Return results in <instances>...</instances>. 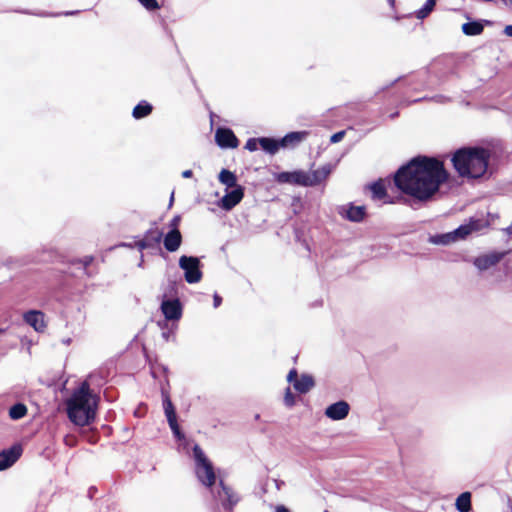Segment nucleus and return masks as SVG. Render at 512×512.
<instances>
[{
	"label": "nucleus",
	"mask_w": 512,
	"mask_h": 512,
	"mask_svg": "<svg viewBox=\"0 0 512 512\" xmlns=\"http://www.w3.org/2000/svg\"><path fill=\"white\" fill-rule=\"evenodd\" d=\"M449 179L444 162L428 156H417L400 167L394 175L395 186L420 202L430 201Z\"/></svg>",
	"instance_id": "obj_1"
},
{
	"label": "nucleus",
	"mask_w": 512,
	"mask_h": 512,
	"mask_svg": "<svg viewBox=\"0 0 512 512\" xmlns=\"http://www.w3.org/2000/svg\"><path fill=\"white\" fill-rule=\"evenodd\" d=\"M490 158V150L484 147H462L453 153L451 162L459 177L480 179L487 173Z\"/></svg>",
	"instance_id": "obj_2"
},
{
	"label": "nucleus",
	"mask_w": 512,
	"mask_h": 512,
	"mask_svg": "<svg viewBox=\"0 0 512 512\" xmlns=\"http://www.w3.org/2000/svg\"><path fill=\"white\" fill-rule=\"evenodd\" d=\"M67 415L78 426L90 425L96 417V403H91L88 382L84 381L67 400Z\"/></svg>",
	"instance_id": "obj_3"
},
{
	"label": "nucleus",
	"mask_w": 512,
	"mask_h": 512,
	"mask_svg": "<svg viewBox=\"0 0 512 512\" xmlns=\"http://www.w3.org/2000/svg\"><path fill=\"white\" fill-rule=\"evenodd\" d=\"M192 450L195 459V473L197 479L204 486L211 488L216 482L213 464L198 444L194 445Z\"/></svg>",
	"instance_id": "obj_4"
},
{
	"label": "nucleus",
	"mask_w": 512,
	"mask_h": 512,
	"mask_svg": "<svg viewBox=\"0 0 512 512\" xmlns=\"http://www.w3.org/2000/svg\"><path fill=\"white\" fill-rule=\"evenodd\" d=\"M179 266L184 270L186 282L194 284L201 281L203 274L200 270V261L198 258L183 255L179 259Z\"/></svg>",
	"instance_id": "obj_5"
},
{
	"label": "nucleus",
	"mask_w": 512,
	"mask_h": 512,
	"mask_svg": "<svg viewBox=\"0 0 512 512\" xmlns=\"http://www.w3.org/2000/svg\"><path fill=\"white\" fill-rule=\"evenodd\" d=\"M163 397V408L168 421V424L173 432V435L178 440L185 439L184 433L181 431L178 421L175 407L170 399L169 393L166 391H162Z\"/></svg>",
	"instance_id": "obj_6"
},
{
	"label": "nucleus",
	"mask_w": 512,
	"mask_h": 512,
	"mask_svg": "<svg viewBox=\"0 0 512 512\" xmlns=\"http://www.w3.org/2000/svg\"><path fill=\"white\" fill-rule=\"evenodd\" d=\"M509 250L507 251H490L485 254H481L477 256L473 264L481 271L488 270L491 267L496 266L500 261L504 259L506 255L509 254Z\"/></svg>",
	"instance_id": "obj_7"
},
{
	"label": "nucleus",
	"mask_w": 512,
	"mask_h": 512,
	"mask_svg": "<svg viewBox=\"0 0 512 512\" xmlns=\"http://www.w3.org/2000/svg\"><path fill=\"white\" fill-rule=\"evenodd\" d=\"M163 238V232L158 227L148 229L141 240L135 242L139 251L158 248Z\"/></svg>",
	"instance_id": "obj_8"
},
{
	"label": "nucleus",
	"mask_w": 512,
	"mask_h": 512,
	"mask_svg": "<svg viewBox=\"0 0 512 512\" xmlns=\"http://www.w3.org/2000/svg\"><path fill=\"white\" fill-rule=\"evenodd\" d=\"M161 311L167 320L176 321L182 317V304L177 298L163 300L161 303Z\"/></svg>",
	"instance_id": "obj_9"
},
{
	"label": "nucleus",
	"mask_w": 512,
	"mask_h": 512,
	"mask_svg": "<svg viewBox=\"0 0 512 512\" xmlns=\"http://www.w3.org/2000/svg\"><path fill=\"white\" fill-rule=\"evenodd\" d=\"M215 141L221 148H237L239 140L229 128H218L215 133Z\"/></svg>",
	"instance_id": "obj_10"
},
{
	"label": "nucleus",
	"mask_w": 512,
	"mask_h": 512,
	"mask_svg": "<svg viewBox=\"0 0 512 512\" xmlns=\"http://www.w3.org/2000/svg\"><path fill=\"white\" fill-rule=\"evenodd\" d=\"M276 180L279 183H289L293 185L307 187V172L296 170L293 172H281L277 174Z\"/></svg>",
	"instance_id": "obj_11"
},
{
	"label": "nucleus",
	"mask_w": 512,
	"mask_h": 512,
	"mask_svg": "<svg viewBox=\"0 0 512 512\" xmlns=\"http://www.w3.org/2000/svg\"><path fill=\"white\" fill-rule=\"evenodd\" d=\"M22 451L21 445L16 444L0 452V471L11 467L21 457Z\"/></svg>",
	"instance_id": "obj_12"
},
{
	"label": "nucleus",
	"mask_w": 512,
	"mask_h": 512,
	"mask_svg": "<svg viewBox=\"0 0 512 512\" xmlns=\"http://www.w3.org/2000/svg\"><path fill=\"white\" fill-rule=\"evenodd\" d=\"M221 491L219 497L225 510L231 512L238 503L239 498L232 488L228 487L223 481H220Z\"/></svg>",
	"instance_id": "obj_13"
},
{
	"label": "nucleus",
	"mask_w": 512,
	"mask_h": 512,
	"mask_svg": "<svg viewBox=\"0 0 512 512\" xmlns=\"http://www.w3.org/2000/svg\"><path fill=\"white\" fill-rule=\"evenodd\" d=\"M244 197V188L236 186L233 190L226 193L221 199V207L224 210H231L241 202Z\"/></svg>",
	"instance_id": "obj_14"
},
{
	"label": "nucleus",
	"mask_w": 512,
	"mask_h": 512,
	"mask_svg": "<svg viewBox=\"0 0 512 512\" xmlns=\"http://www.w3.org/2000/svg\"><path fill=\"white\" fill-rule=\"evenodd\" d=\"M350 406L346 401H338L329 405L325 410V415L332 420H342L347 417Z\"/></svg>",
	"instance_id": "obj_15"
},
{
	"label": "nucleus",
	"mask_w": 512,
	"mask_h": 512,
	"mask_svg": "<svg viewBox=\"0 0 512 512\" xmlns=\"http://www.w3.org/2000/svg\"><path fill=\"white\" fill-rule=\"evenodd\" d=\"M162 239L164 248L168 252H175L180 248L183 238L179 229H170Z\"/></svg>",
	"instance_id": "obj_16"
},
{
	"label": "nucleus",
	"mask_w": 512,
	"mask_h": 512,
	"mask_svg": "<svg viewBox=\"0 0 512 512\" xmlns=\"http://www.w3.org/2000/svg\"><path fill=\"white\" fill-rule=\"evenodd\" d=\"M331 168L330 165L322 166L311 173L307 172V187H313L324 182L330 175Z\"/></svg>",
	"instance_id": "obj_17"
},
{
	"label": "nucleus",
	"mask_w": 512,
	"mask_h": 512,
	"mask_svg": "<svg viewBox=\"0 0 512 512\" xmlns=\"http://www.w3.org/2000/svg\"><path fill=\"white\" fill-rule=\"evenodd\" d=\"M24 321L38 332H43L46 328L44 313L37 310H30L24 314Z\"/></svg>",
	"instance_id": "obj_18"
},
{
	"label": "nucleus",
	"mask_w": 512,
	"mask_h": 512,
	"mask_svg": "<svg viewBox=\"0 0 512 512\" xmlns=\"http://www.w3.org/2000/svg\"><path fill=\"white\" fill-rule=\"evenodd\" d=\"M371 191V197L373 200L384 201L388 203H392V201L386 200L388 198L385 181L383 179H378L368 186Z\"/></svg>",
	"instance_id": "obj_19"
},
{
	"label": "nucleus",
	"mask_w": 512,
	"mask_h": 512,
	"mask_svg": "<svg viewBox=\"0 0 512 512\" xmlns=\"http://www.w3.org/2000/svg\"><path fill=\"white\" fill-rule=\"evenodd\" d=\"M308 134L307 131L290 132L280 140L281 147H294L302 142Z\"/></svg>",
	"instance_id": "obj_20"
},
{
	"label": "nucleus",
	"mask_w": 512,
	"mask_h": 512,
	"mask_svg": "<svg viewBox=\"0 0 512 512\" xmlns=\"http://www.w3.org/2000/svg\"><path fill=\"white\" fill-rule=\"evenodd\" d=\"M349 221L352 222H361L364 220L366 216V207L365 206H355L350 204L348 208L345 210L344 215Z\"/></svg>",
	"instance_id": "obj_21"
},
{
	"label": "nucleus",
	"mask_w": 512,
	"mask_h": 512,
	"mask_svg": "<svg viewBox=\"0 0 512 512\" xmlns=\"http://www.w3.org/2000/svg\"><path fill=\"white\" fill-rule=\"evenodd\" d=\"M315 386V381L311 375L302 374L298 381H295L294 388L301 394L309 392Z\"/></svg>",
	"instance_id": "obj_22"
},
{
	"label": "nucleus",
	"mask_w": 512,
	"mask_h": 512,
	"mask_svg": "<svg viewBox=\"0 0 512 512\" xmlns=\"http://www.w3.org/2000/svg\"><path fill=\"white\" fill-rule=\"evenodd\" d=\"M152 111L153 106L149 102L142 100L133 108L132 116L135 119H142L149 116Z\"/></svg>",
	"instance_id": "obj_23"
},
{
	"label": "nucleus",
	"mask_w": 512,
	"mask_h": 512,
	"mask_svg": "<svg viewBox=\"0 0 512 512\" xmlns=\"http://www.w3.org/2000/svg\"><path fill=\"white\" fill-rule=\"evenodd\" d=\"M259 145L264 151L268 152L271 155L277 153L279 148L281 147L280 140L278 141L269 137L259 138Z\"/></svg>",
	"instance_id": "obj_24"
},
{
	"label": "nucleus",
	"mask_w": 512,
	"mask_h": 512,
	"mask_svg": "<svg viewBox=\"0 0 512 512\" xmlns=\"http://www.w3.org/2000/svg\"><path fill=\"white\" fill-rule=\"evenodd\" d=\"M456 509L459 512H469L472 509L471 505V493L463 492L460 494L455 502Z\"/></svg>",
	"instance_id": "obj_25"
},
{
	"label": "nucleus",
	"mask_w": 512,
	"mask_h": 512,
	"mask_svg": "<svg viewBox=\"0 0 512 512\" xmlns=\"http://www.w3.org/2000/svg\"><path fill=\"white\" fill-rule=\"evenodd\" d=\"M219 181L226 185L228 188H235L237 185V177L236 175L227 169H222L219 173Z\"/></svg>",
	"instance_id": "obj_26"
},
{
	"label": "nucleus",
	"mask_w": 512,
	"mask_h": 512,
	"mask_svg": "<svg viewBox=\"0 0 512 512\" xmlns=\"http://www.w3.org/2000/svg\"><path fill=\"white\" fill-rule=\"evenodd\" d=\"M484 27L480 22L471 21L462 25V31L465 35L476 36L483 32Z\"/></svg>",
	"instance_id": "obj_27"
},
{
	"label": "nucleus",
	"mask_w": 512,
	"mask_h": 512,
	"mask_svg": "<svg viewBox=\"0 0 512 512\" xmlns=\"http://www.w3.org/2000/svg\"><path fill=\"white\" fill-rule=\"evenodd\" d=\"M28 409L23 403H16L9 409V417L13 420L22 419L27 415Z\"/></svg>",
	"instance_id": "obj_28"
},
{
	"label": "nucleus",
	"mask_w": 512,
	"mask_h": 512,
	"mask_svg": "<svg viewBox=\"0 0 512 512\" xmlns=\"http://www.w3.org/2000/svg\"><path fill=\"white\" fill-rule=\"evenodd\" d=\"M468 225L470 226L472 232H477L488 228L491 225V222L488 218H471L468 222Z\"/></svg>",
	"instance_id": "obj_29"
},
{
	"label": "nucleus",
	"mask_w": 512,
	"mask_h": 512,
	"mask_svg": "<svg viewBox=\"0 0 512 512\" xmlns=\"http://www.w3.org/2000/svg\"><path fill=\"white\" fill-rule=\"evenodd\" d=\"M435 5H436V2H426L424 7L416 12V17L418 19H424L434 9Z\"/></svg>",
	"instance_id": "obj_30"
},
{
	"label": "nucleus",
	"mask_w": 512,
	"mask_h": 512,
	"mask_svg": "<svg viewBox=\"0 0 512 512\" xmlns=\"http://www.w3.org/2000/svg\"><path fill=\"white\" fill-rule=\"evenodd\" d=\"M455 233L459 237L465 238L466 236H468L469 234L472 233V230H471L470 226L468 225V223H466L464 225H461L459 228H457Z\"/></svg>",
	"instance_id": "obj_31"
},
{
	"label": "nucleus",
	"mask_w": 512,
	"mask_h": 512,
	"mask_svg": "<svg viewBox=\"0 0 512 512\" xmlns=\"http://www.w3.org/2000/svg\"><path fill=\"white\" fill-rule=\"evenodd\" d=\"M284 403L288 407H292L295 404V396L291 392L290 388H287L285 391Z\"/></svg>",
	"instance_id": "obj_32"
},
{
	"label": "nucleus",
	"mask_w": 512,
	"mask_h": 512,
	"mask_svg": "<svg viewBox=\"0 0 512 512\" xmlns=\"http://www.w3.org/2000/svg\"><path fill=\"white\" fill-rule=\"evenodd\" d=\"M259 145V138H250L247 140L245 144V148L251 152L256 151L258 149Z\"/></svg>",
	"instance_id": "obj_33"
},
{
	"label": "nucleus",
	"mask_w": 512,
	"mask_h": 512,
	"mask_svg": "<svg viewBox=\"0 0 512 512\" xmlns=\"http://www.w3.org/2000/svg\"><path fill=\"white\" fill-rule=\"evenodd\" d=\"M93 261H94V257L91 255H87L81 259L75 260L73 263L82 264L84 269L87 270L88 266L91 265Z\"/></svg>",
	"instance_id": "obj_34"
},
{
	"label": "nucleus",
	"mask_w": 512,
	"mask_h": 512,
	"mask_svg": "<svg viewBox=\"0 0 512 512\" xmlns=\"http://www.w3.org/2000/svg\"><path fill=\"white\" fill-rule=\"evenodd\" d=\"M141 3L148 11H155V10L161 8V6H162V5H160L159 2H141Z\"/></svg>",
	"instance_id": "obj_35"
},
{
	"label": "nucleus",
	"mask_w": 512,
	"mask_h": 512,
	"mask_svg": "<svg viewBox=\"0 0 512 512\" xmlns=\"http://www.w3.org/2000/svg\"><path fill=\"white\" fill-rule=\"evenodd\" d=\"M180 222H181V216L180 215H175L170 223H169V227L171 229H179V225H180Z\"/></svg>",
	"instance_id": "obj_36"
},
{
	"label": "nucleus",
	"mask_w": 512,
	"mask_h": 512,
	"mask_svg": "<svg viewBox=\"0 0 512 512\" xmlns=\"http://www.w3.org/2000/svg\"><path fill=\"white\" fill-rule=\"evenodd\" d=\"M298 373L296 369H291L287 375V381L290 383H295V381H298Z\"/></svg>",
	"instance_id": "obj_37"
},
{
	"label": "nucleus",
	"mask_w": 512,
	"mask_h": 512,
	"mask_svg": "<svg viewBox=\"0 0 512 512\" xmlns=\"http://www.w3.org/2000/svg\"><path fill=\"white\" fill-rule=\"evenodd\" d=\"M344 135H345V132H344V131L337 132V133H335V134H333V135L331 136L330 141H331L332 143H337V142H339V141H341V140H342V138L344 137Z\"/></svg>",
	"instance_id": "obj_38"
},
{
	"label": "nucleus",
	"mask_w": 512,
	"mask_h": 512,
	"mask_svg": "<svg viewBox=\"0 0 512 512\" xmlns=\"http://www.w3.org/2000/svg\"><path fill=\"white\" fill-rule=\"evenodd\" d=\"M222 303V297L215 293L214 296H213V305L215 308L219 307Z\"/></svg>",
	"instance_id": "obj_39"
},
{
	"label": "nucleus",
	"mask_w": 512,
	"mask_h": 512,
	"mask_svg": "<svg viewBox=\"0 0 512 512\" xmlns=\"http://www.w3.org/2000/svg\"><path fill=\"white\" fill-rule=\"evenodd\" d=\"M177 291H176V284L173 282L169 285V292L168 293H165V297L167 296H172L173 294H176Z\"/></svg>",
	"instance_id": "obj_40"
},
{
	"label": "nucleus",
	"mask_w": 512,
	"mask_h": 512,
	"mask_svg": "<svg viewBox=\"0 0 512 512\" xmlns=\"http://www.w3.org/2000/svg\"><path fill=\"white\" fill-rule=\"evenodd\" d=\"M504 33H505V35L512 37V25H507L504 28Z\"/></svg>",
	"instance_id": "obj_41"
},
{
	"label": "nucleus",
	"mask_w": 512,
	"mask_h": 512,
	"mask_svg": "<svg viewBox=\"0 0 512 512\" xmlns=\"http://www.w3.org/2000/svg\"><path fill=\"white\" fill-rule=\"evenodd\" d=\"M193 176V172L192 170H185L182 172V177L183 178H191Z\"/></svg>",
	"instance_id": "obj_42"
},
{
	"label": "nucleus",
	"mask_w": 512,
	"mask_h": 512,
	"mask_svg": "<svg viewBox=\"0 0 512 512\" xmlns=\"http://www.w3.org/2000/svg\"><path fill=\"white\" fill-rule=\"evenodd\" d=\"M276 512H290L288 508L283 505H279L276 507Z\"/></svg>",
	"instance_id": "obj_43"
},
{
	"label": "nucleus",
	"mask_w": 512,
	"mask_h": 512,
	"mask_svg": "<svg viewBox=\"0 0 512 512\" xmlns=\"http://www.w3.org/2000/svg\"><path fill=\"white\" fill-rule=\"evenodd\" d=\"M2 332H3V329L0 328V333H2Z\"/></svg>",
	"instance_id": "obj_44"
},
{
	"label": "nucleus",
	"mask_w": 512,
	"mask_h": 512,
	"mask_svg": "<svg viewBox=\"0 0 512 512\" xmlns=\"http://www.w3.org/2000/svg\"><path fill=\"white\" fill-rule=\"evenodd\" d=\"M505 3L507 4L508 2H505ZM509 3L512 5V1H511V2H509Z\"/></svg>",
	"instance_id": "obj_45"
},
{
	"label": "nucleus",
	"mask_w": 512,
	"mask_h": 512,
	"mask_svg": "<svg viewBox=\"0 0 512 512\" xmlns=\"http://www.w3.org/2000/svg\"><path fill=\"white\" fill-rule=\"evenodd\" d=\"M324 512H330V511L325 510Z\"/></svg>",
	"instance_id": "obj_46"
}]
</instances>
